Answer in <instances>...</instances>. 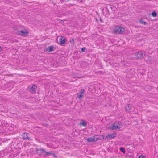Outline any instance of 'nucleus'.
<instances>
[{
  "label": "nucleus",
  "mask_w": 158,
  "mask_h": 158,
  "mask_svg": "<svg viewBox=\"0 0 158 158\" xmlns=\"http://www.w3.org/2000/svg\"><path fill=\"white\" fill-rule=\"evenodd\" d=\"M152 62V60L151 57L149 56V63H151Z\"/></svg>",
  "instance_id": "21"
},
{
  "label": "nucleus",
  "mask_w": 158,
  "mask_h": 158,
  "mask_svg": "<svg viewBox=\"0 0 158 158\" xmlns=\"http://www.w3.org/2000/svg\"><path fill=\"white\" fill-rule=\"evenodd\" d=\"M74 40H75V39H71L70 40V43L73 44H74Z\"/></svg>",
  "instance_id": "22"
},
{
  "label": "nucleus",
  "mask_w": 158,
  "mask_h": 158,
  "mask_svg": "<svg viewBox=\"0 0 158 158\" xmlns=\"http://www.w3.org/2000/svg\"><path fill=\"white\" fill-rule=\"evenodd\" d=\"M36 151L37 153H39V155H41L42 153H46V155L47 156H50V155H52L53 154L52 152H49L45 151L44 149L42 148H36Z\"/></svg>",
  "instance_id": "4"
},
{
  "label": "nucleus",
  "mask_w": 158,
  "mask_h": 158,
  "mask_svg": "<svg viewBox=\"0 0 158 158\" xmlns=\"http://www.w3.org/2000/svg\"><path fill=\"white\" fill-rule=\"evenodd\" d=\"M87 51V49L85 47H83L81 48V51L83 52H86Z\"/></svg>",
  "instance_id": "20"
},
{
  "label": "nucleus",
  "mask_w": 158,
  "mask_h": 158,
  "mask_svg": "<svg viewBox=\"0 0 158 158\" xmlns=\"http://www.w3.org/2000/svg\"><path fill=\"white\" fill-rule=\"evenodd\" d=\"M2 50V48L0 46V52Z\"/></svg>",
  "instance_id": "26"
},
{
  "label": "nucleus",
  "mask_w": 158,
  "mask_h": 158,
  "mask_svg": "<svg viewBox=\"0 0 158 158\" xmlns=\"http://www.w3.org/2000/svg\"><path fill=\"white\" fill-rule=\"evenodd\" d=\"M80 125H83L84 127H86L87 126V124L86 123L85 121H83L82 122H81L80 123Z\"/></svg>",
  "instance_id": "17"
},
{
  "label": "nucleus",
  "mask_w": 158,
  "mask_h": 158,
  "mask_svg": "<svg viewBox=\"0 0 158 158\" xmlns=\"http://www.w3.org/2000/svg\"><path fill=\"white\" fill-rule=\"evenodd\" d=\"M85 90L84 89H81L79 91V93L77 94L78 95L77 98H81L83 97Z\"/></svg>",
  "instance_id": "9"
},
{
  "label": "nucleus",
  "mask_w": 158,
  "mask_h": 158,
  "mask_svg": "<svg viewBox=\"0 0 158 158\" xmlns=\"http://www.w3.org/2000/svg\"><path fill=\"white\" fill-rule=\"evenodd\" d=\"M120 151L122 152L123 153H125V148L123 147H121L120 148Z\"/></svg>",
  "instance_id": "19"
},
{
  "label": "nucleus",
  "mask_w": 158,
  "mask_h": 158,
  "mask_svg": "<svg viewBox=\"0 0 158 158\" xmlns=\"http://www.w3.org/2000/svg\"><path fill=\"white\" fill-rule=\"evenodd\" d=\"M100 20L101 22L102 23V22H103V19H102L101 18H100Z\"/></svg>",
  "instance_id": "24"
},
{
  "label": "nucleus",
  "mask_w": 158,
  "mask_h": 158,
  "mask_svg": "<svg viewBox=\"0 0 158 158\" xmlns=\"http://www.w3.org/2000/svg\"><path fill=\"white\" fill-rule=\"evenodd\" d=\"M53 155L54 156L56 157V156H55V154H53Z\"/></svg>",
  "instance_id": "27"
},
{
  "label": "nucleus",
  "mask_w": 158,
  "mask_h": 158,
  "mask_svg": "<svg viewBox=\"0 0 158 158\" xmlns=\"http://www.w3.org/2000/svg\"><path fill=\"white\" fill-rule=\"evenodd\" d=\"M117 135V134L115 133H112L109 134H108L106 136V138H105L106 139V138L107 139L109 140H111L112 139H113L115 138Z\"/></svg>",
  "instance_id": "8"
},
{
  "label": "nucleus",
  "mask_w": 158,
  "mask_h": 158,
  "mask_svg": "<svg viewBox=\"0 0 158 158\" xmlns=\"http://www.w3.org/2000/svg\"><path fill=\"white\" fill-rule=\"evenodd\" d=\"M87 140L89 142H95V139H94V136L93 137H90L88 138L87 139Z\"/></svg>",
  "instance_id": "14"
},
{
  "label": "nucleus",
  "mask_w": 158,
  "mask_h": 158,
  "mask_svg": "<svg viewBox=\"0 0 158 158\" xmlns=\"http://www.w3.org/2000/svg\"><path fill=\"white\" fill-rule=\"evenodd\" d=\"M104 138V136L103 135H102V138H96L94 136V139L95 140V142L99 140L100 139H103Z\"/></svg>",
  "instance_id": "16"
},
{
  "label": "nucleus",
  "mask_w": 158,
  "mask_h": 158,
  "mask_svg": "<svg viewBox=\"0 0 158 158\" xmlns=\"http://www.w3.org/2000/svg\"><path fill=\"white\" fill-rule=\"evenodd\" d=\"M114 8L112 6L108 5L106 7L103 9L102 11L103 14L106 17H107L110 14V10H112L113 8Z\"/></svg>",
  "instance_id": "2"
},
{
  "label": "nucleus",
  "mask_w": 158,
  "mask_h": 158,
  "mask_svg": "<svg viewBox=\"0 0 158 158\" xmlns=\"http://www.w3.org/2000/svg\"><path fill=\"white\" fill-rule=\"evenodd\" d=\"M144 54L141 51L135 53V56L136 59H142L143 57Z\"/></svg>",
  "instance_id": "6"
},
{
  "label": "nucleus",
  "mask_w": 158,
  "mask_h": 158,
  "mask_svg": "<svg viewBox=\"0 0 158 158\" xmlns=\"http://www.w3.org/2000/svg\"><path fill=\"white\" fill-rule=\"evenodd\" d=\"M131 105L130 104H127L126 105V106H125L126 107V111H130L131 109Z\"/></svg>",
  "instance_id": "13"
},
{
  "label": "nucleus",
  "mask_w": 158,
  "mask_h": 158,
  "mask_svg": "<svg viewBox=\"0 0 158 158\" xmlns=\"http://www.w3.org/2000/svg\"><path fill=\"white\" fill-rule=\"evenodd\" d=\"M65 38L64 36H61L58 39H57V41L61 45H63L65 43Z\"/></svg>",
  "instance_id": "5"
},
{
  "label": "nucleus",
  "mask_w": 158,
  "mask_h": 158,
  "mask_svg": "<svg viewBox=\"0 0 158 158\" xmlns=\"http://www.w3.org/2000/svg\"><path fill=\"white\" fill-rule=\"evenodd\" d=\"M139 22L142 24L146 25L147 24V23L145 22L142 19L140 20Z\"/></svg>",
  "instance_id": "18"
},
{
  "label": "nucleus",
  "mask_w": 158,
  "mask_h": 158,
  "mask_svg": "<svg viewBox=\"0 0 158 158\" xmlns=\"http://www.w3.org/2000/svg\"><path fill=\"white\" fill-rule=\"evenodd\" d=\"M139 158H146V156H145L141 155L139 156Z\"/></svg>",
  "instance_id": "23"
},
{
  "label": "nucleus",
  "mask_w": 158,
  "mask_h": 158,
  "mask_svg": "<svg viewBox=\"0 0 158 158\" xmlns=\"http://www.w3.org/2000/svg\"><path fill=\"white\" fill-rule=\"evenodd\" d=\"M19 33L20 35L24 36H27L29 35V32L26 29L19 31Z\"/></svg>",
  "instance_id": "7"
},
{
  "label": "nucleus",
  "mask_w": 158,
  "mask_h": 158,
  "mask_svg": "<svg viewBox=\"0 0 158 158\" xmlns=\"http://www.w3.org/2000/svg\"><path fill=\"white\" fill-rule=\"evenodd\" d=\"M67 1H69V0H66Z\"/></svg>",
  "instance_id": "28"
},
{
  "label": "nucleus",
  "mask_w": 158,
  "mask_h": 158,
  "mask_svg": "<svg viewBox=\"0 0 158 158\" xmlns=\"http://www.w3.org/2000/svg\"><path fill=\"white\" fill-rule=\"evenodd\" d=\"M157 14L155 11H154L151 14H149V16H152L153 17L157 16Z\"/></svg>",
  "instance_id": "15"
},
{
  "label": "nucleus",
  "mask_w": 158,
  "mask_h": 158,
  "mask_svg": "<svg viewBox=\"0 0 158 158\" xmlns=\"http://www.w3.org/2000/svg\"><path fill=\"white\" fill-rule=\"evenodd\" d=\"M43 156L44 157H46L47 155H46V153H45L44 154Z\"/></svg>",
  "instance_id": "25"
},
{
  "label": "nucleus",
  "mask_w": 158,
  "mask_h": 158,
  "mask_svg": "<svg viewBox=\"0 0 158 158\" xmlns=\"http://www.w3.org/2000/svg\"><path fill=\"white\" fill-rule=\"evenodd\" d=\"M37 86L35 85H33L30 89V91L34 94L36 93L35 90L37 89Z\"/></svg>",
  "instance_id": "12"
},
{
  "label": "nucleus",
  "mask_w": 158,
  "mask_h": 158,
  "mask_svg": "<svg viewBox=\"0 0 158 158\" xmlns=\"http://www.w3.org/2000/svg\"><path fill=\"white\" fill-rule=\"evenodd\" d=\"M121 124V122H116L114 123L111 124L109 127L110 129H111L112 130H115L118 128H120V125Z\"/></svg>",
  "instance_id": "3"
},
{
  "label": "nucleus",
  "mask_w": 158,
  "mask_h": 158,
  "mask_svg": "<svg viewBox=\"0 0 158 158\" xmlns=\"http://www.w3.org/2000/svg\"><path fill=\"white\" fill-rule=\"evenodd\" d=\"M56 49V48L54 45H52L48 47L46 49V50L49 52H51L54 51Z\"/></svg>",
  "instance_id": "11"
},
{
  "label": "nucleus",
  "mask_w": 158,
  "mask_h": 158,
  "mask_svg": "<svg viewBox=\"0 0 158 158\" xmlns=\"http://www.w3.org/2000/svg\"><path fill=\"white\" fill-rule=\"evenodd\" d=\"M114 34H122L125 31L124 28L120 26H116L113 30Z\"/></svg>",
  "instance_id": "1"
},
{
  "label": "nucleus",
  "mask_w": 158,
  "mask_h": 158,
  "mask_svg": "<svg viewBox=\"0 0 158 158\" xmlns=\"http://www.w3.org/2000/svg\"><path fill=\"white\" fill-rule=\"evenodd\" d=\"M29 134L27 132H25L23 134L22 136L23 139L24 140H30V138L29 136Z\"/></svg>",
  "instance_id": "10"
}]
</instances>
